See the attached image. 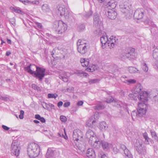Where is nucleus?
I'll use <instances>...</instances> for the list:
<instances>
[{
    "mask_svg": "<svg viewBox=\"0 0 158 158\" xmlns=\"http://www.w3.org/2000/svg\"><path fill=\"white\" fill-rule=\"evenodd\" d=\"M101 142L99 140V139H97L96 141H95L93 143V146L95 148H98L100 147Z\"/></svg>",
    "mask_w": 158,
    "mask_h": 158,
    "instance_id": "7c9ffc66",
    "label": "nucleus"
},
{
    "mask_svg": "<svg viewBox=\"0 0 158 158\" xmlns=\"http://www.w3.org/2000/svg\"><path fill=\"white\" fill-rule=\"evenodd\" d=\"M30 5H37L40 3V2L38 0H35L33 1H30Z\"/></svg>",
    "mask_w": 158,
    "mask_h": 158,
    "instance_id": "37998d69",
    "label": "nucleus"
},
{
    "mask_svg": "<svg viewBox=\"0 0 158 158\" xmlns=\"http://www.w3.org/2000/svg\"><path fill=\"white\" fill-rule=\"evenodd\" d=\"M63 103L62 101H60L57 103V106L59 107H60L63 105Z\"/></svg>",
    "mask_w": 158,
    "mask_h": 158,
    "instance_id": "052dcab7",
    "label": "nucleus"
},
{
    "mask_svg": "<svg viewBox=\"0 0 158 158\" xmlns=\"http://www.w3.org/2000/svg\"><path fill=\"white\" fill-rule=\"evenodd\" d=\"M78 52L81 54L86 53L89 48V46L87 41L84 39H79L77 42Z\"/></svg>",
    "mask_w": 158,
    "mask_h": 158,
    "instance_id": "7ed1b4c3",
    "label": "nucleus"
},
{
    "mask_svg": "<svg viewBox=\"0 0 158 158\" xmlns=\"http://www.w3.org/2000/svg\"><path fill=\"white\" fill-rule=\"evenodd\" d=\"M117 106L118 107H121V108L123 109L125 111H126L127 110V108L126 105H124L122 104H117Z\"/></svg>",
    "mask_w": 158,
    "mask_h": 158,
    "instance_id": "a19ab883",
    "label": "nucleus"
},
{
    "mask_svg": "<svg viewBox=\"0 0 158 158\" xmlns=\"http://www.w3.org/2000/svg\"><path fill=\"white\" fill-rule=\"evenodd\" d=\"M143 137L145 139V142L147 144H148L149 143V140L150 139L148 137V134L146 132H145L143 134Z\"/></svg>",
    "mask_w": 158,
    "mask_h": 158,
    "instance_id": "473e14b6",
    "label": "nucleus"
},
{
    "mask_svg": "<svg viewBox=\"0 0 158 158\" xmlns=\"http://www.w3.org/2000/svg\"><path fill=\"white\" fill-rule=\"evenodd\" d=\"M2 127L3 129L6 131H8L10 129L9 127L4 125H2Z\"/></svg>",
    "mask_w": 158,
    "mask_h": 158,
    "instance_id": "6e6d98bb",
    "label": "nucleus"
},
{
    "mask_svg": "<svg viewBox=\"0 0 158 158\" xmlns=\"http://www.w3.org/2000/svg\"><path fill=\"white\" fill-rule=\"evenodd\" d=\"M60 120L63 122H65L67 121V118L65 116L61 115L60 117Z\"/></svg>",
    "mask_w": 158,
    "mask_h": 158,
    "instance_id": "de8ad7c7",
    "label": "nucleus"
},
{
    "mask_svg": "<svg viewBox=\"0 0 158 158\" xmlns=\"http://www.w3.org/2000/svg\"><path fill=\"white\" fill-rule=\"evenodd\" d=\"M108 39L107 44L110 48H113L115 45H117L118 39L116 37L111 36Z\"/></svg>",
    "mask_w": 158,
    "mask_h": 158,
    "instance_id": "ddd939ff",
    "label": "nucleus"
},
{
    "mask_svg": "<svg viewBox=\"0 0 158 158\" xmlns=\"http://www.w3.org/2000/svg\"><path fill=\"white\" fill-rule=\"evenodd\" d=\"M82 137V133L81 131L80 130L77 129L74 131L73 138L74 141H77L80 139H81Z\"/></svg>",
    "mask_w": 158,
    "mask_h": 158,
    "instance_id": "dca6fc26",
    "label": "nucleus"
},
{
    "mask_svg": "<svg viewBox=\"0 0 158 158\" xmlns=\"http://www.w3.org/2000/svg\"><path fill=\"white\" fill-rule=\"evenodd\" d=\"M117 4V2L114 0H110L105 6L106 8L109 10H111L116 7Z\"/></svg>",
    "mask_w": 158,
    "mask_h": 158,
    "instance_id": "a211bd4d",
    "label": "nucleus"
},
{
    "mask_svg": "<svg viewBox=\"0 0 158 158\" xmlns=\"http://www.w3.org/2000/svg\"><path fill=\"white\" fill-rule=\"evenodd\" d=\"M106 101L108 103H110L113 102H115V100H114V98L112 97H109V98L107 99Z\"/></svg>",
    "mask_w": 158,
    "mask_h": 158,
    "instance_id": "a18cd8bd",
    "label": "nucleus"
},
{
    "mask_svg": "<svg viewBox=\"0 0 158 158\" xmlns=\"http://www.w3.org/2000/svg\"><path fill=\"white\" fill-rule=\"evenodd\" d=\"M121 148L123 150H124L127 149L126 146L124 144H121Z\"/></svg>",
    "mask_w": 158,
    "mask_h": 158,
    "instance_id": "680f3d73",
    "label": "nucleus"
},
{
    "mask_svg": "<svg viewBox=\"0 0 158 158\" xmlns=\"http://www.w3.org/2000/svg\"><path fill=\"white\" fill-rule=\"evenodd\" d=\"M24 114V111L23 110L20 111V114L19 115V118L20 119H23V115Z\"/></svg>",
    "mask_w": 158,
    "mask_h": 158,
    "instance_id": "09e8293b",
    "label": "nucleus"
},
{
    "mask_svg": "<svg viewBox=\"0 0 158 158\" xmlns=\"http://www.w3.org/2000/svg\"><path fill=\"white\" fill-rule=\"evenodd\" d=\"M35 117L36 119L39 120L42 117L39 114H37L35 115Z\"/></svg>",
    "mask_w": 158,
    "mask_h": 158,
    "instance_id": "4d7b16f0",
    "label": "nucleus"
},
{
    "mask_svg": "<svg viewBox=\"0 0 158 158\" xmlns=\"http://www.w3.org/2000/svg\"><path fill=\"white\" fill-rule=\"evenodd\" d=\"M153 65L154 68L157 70L158 71V62H155L153 64Z\"/></svg>",
    "mask_w": 158,
    "mask_h": 158,
    "instance_id": "3c124183",
    "label": "nucleus"
},
{
    "mask_svg": "<svg viewBox=\"0 0 158 158\" xmlns=\"http://www.w3.org/2000/svg\"><path fill=\"white\" fill-rule=\"evenodd\" d=\"M142 143L139 140H137L135 144V147L138 152L141 155H143L146 153V149L142 146Z\"/></svg>",
    "mask_w": 158,
    "mask_h": 158,
    "instance_id": "f8f14e48",
    "label": "nucleus"
},
{
    "mask_svg": "<svg viewBox=\"0 0 158 158\" xmlns=\"http://www.w3.org/2000/svg\"><path fill=\"white\" fill-rule=\"evenodd\" d=\"M99 81V80L97 79L90 80L89 81V83L91 84L97 82Z\"/></svg>",
    "mask_w": 158,
    "mask_h": 158,
    "instance_id": "49530a36",
    "label": "nucleus"
},
{
    "mask_svg": "<svg viewBox=\"0 0 158 158\" xmlns=\"http://www.w3.org/2000/svg\"><path fill=\"white\" fill-rule=\"evenodd\" d=\"M106 15L110 20L115 19L117 16V13L113 10L109 11L106 13Z\"/></svg>",
    "mask_w": 158,
    "mask_h": 158,
    "instance_id": "aec40b11",
    "label": "nucleus"
},
{
    "mask_svg": "<svg viewBox=\"0 0 158 158\" xmlns=\"http://www.w3.org/2000/svg\"><path fill=\"white\" fill-rule=\"evenodd\" d=\"M58 26L56 31H57L58 34H62L64 32L67 30V25L62 20H58Z\"/></svg>",
    "mask_w": 158,
    "mask_h": 158,
    "instance_id": "9b49d317",
    "label": "nucleus"
},
{
    "mask_svg": "<svg viewBox=\"0 0 158 158\" xmlns=\"http://www.w3.org/2000/svg\"><path fill=\"white\" fill-rule=\"evenodd\" d=\"M131 115H132V118H133V117H135V116L139 117H141L142 116H140L138 114V111L137 110V112L135 110L133 111L131 113Z\"/></svg>",
    "mask_w": 158,
    "mask_h": 158,
    "instance_id": "58836bf2",
    "label": "nucleus"
},
{
    "mask_svg": "<svg viewBox=\"0 0 158 158\" xmlns=\"http://www.w3.org/2000/svg\"><path fill=\"white\" fill-rule=\"evenodd\" d=\"M42 11L46 13H48L51 11V10L49 5L46 4H44L42 5L41 7Z\"/></svg>",
    "mask_w": 158,
    "mask_h": 158,
    "instance_id": "bb28decb",
    "label": "nucleus"
},
{
    "mask_svg": "<svg viewBox=\"0 0 158 158\" xmlns=\"http://www.w3.org/2000/svg\"><path fill=\"white\" fill-rule=\"evenodd\" d=\"M48 98H56L58 97V95L56 94H48Z\"/></svg>",
    "mask_w": 158,
    "mask_h": 158,
    "instance_id": "ea45409f",
    "label": "nucleus"
},
{
    "mask_svg": "<svg viewBox=\"0 0 158 158\" xmlns=\"http://www.w3.org/2000/svg\"><path fill=\"white\" fill-rule=\"evenodd\" d=\"M59 78L60 79H62L63 81L65 82H66L68 81V78L64 76H60Z\"/></svg>",
    "mask_w": 158,
    "mask_h": 158,
    "instance_id": "c03bdc74",
    "label": "nucleus"
},
{
    "mask_svg": "<svg viewBox=\"0 0 158 158\" xmlns=\"http://www.w3.org/2000/svg\"><path fill=\"white\" fill-rule=\"evenodd\" d=\"M143 87L140 83L137 84L132 89V92L133 93L135 94H140L143 91H141Z\"/></svg>",
    "mask_w": 158,
    "mask_h": 158,
    "instance_id": "f3484780",
    "label": "nucleus"
},
{
    "mask_svg": "<svg viewBox=\"0 0 158 158\" xmlns=\"http://www.w3.org/2000/svg\"><path fill=\"white\" fill-rule=\"evenodd\" d=\"M74 73L77 75H78L82 76V75H83V76H87V73L84 72L81 70H77Z\"/></svg>",
    "mask_w": 158,
    "mask_h": 158,
    "instance_id": "f704fd0d",
    "label": "nucleus"
},
{
    "mask_svg": "<svg viewBox=\"0 0 158 158\" xmlns=\"http://www.w3.org/2000/svg\"><path fill=\"white\" fill-rule=\"evenodd\" d=\"M135 50L134 48L127 49L124 51L122 54L124 58H129L131 56L133 55Z\"/></svg>",
    "mask_w": 158,
    "mask_h": 158,
    "instance_id": "4468645a",
    "label": "nucleus"
},
{
    "mask_svg": "<svg viewBox=\"0 0 158 158\" xmlns=\"http://www.w3.org/2000/svg\"><path fill=\"white\" fill-rule=\"evenodd\" d=\"M39 120L43 123H44L45 122V120L44 118L43 117H42Z\"/></svg>",
    "mask_w": 158,
    "mask_h": 158,
    "instance_id": "e2e57ef3",
    "label": "nucleus"
},
{
    "mask_svg": "<svg viewBox=\"0 0 158 158\" xmlns=\"http://www.w3.org/2000/svg\"><path fill=\"white\" fill-rule=\"evenodd\" d=\"M54 155V151L52 148H48L46 154V157L47 158H49L53 157Z\"/></svg>",
    "mask_w": 158,
    "mask_h": 158,
    "instance_id": "cd10ccee",
    "label": "nucleus"
},
{
    "mask_svg": "<svg viewBox=\"0 0 158 158\" xmlns=\"http://www.w3.org/2000/svg\"><path fill=\"white\" fill-rule=\"evenodd\" d=\"M105 106L101 104H99L93 107L94 109L96 110H100L104 109Z\"/></svg>",
    "mask_w": 158,
    "mask_h": 158,
    "instance_id": "2f4dec72",
    "label": "nucleus"
},
{
    "mask_svg": "<svg viewBox=\"0 0 158 158\" xmlns=\"http://www.w3.org/2000/svg\"><path fill=\"white\" fill-rule=\"evenodd\" d=\"M27 153L30 158H35L39 154L40 149L37 144L32 143L29 144L27 148Z\"/></svg>",
    "mask_w": 158,
    "mask_h": 158,
    "instance_id": "f03ea898",
    "label": "nucleus"
},
{
    "mask_svg": "<svg viewBox=\"0 0 158 158\" xmlns=\"http://www.w3.org/2000/svg\"><path fill=\"white\" fill-rule=\"evenodd\" d=\"M96 122V120L93 118H89L86 122V125L88 127H93L95 126L94 124Z\"/></svg>",
    "mask_w": 158,
    "mask_h": 158,
    "instance_id": "a878e982",
    "label": "nucleus"
},
{
    "mask_svg": "<svg viewBox=\"0 0 158 158\" xmlns=\"http://www.w3.org/2000/svg\"><path fill=\"white\" fill-rule=\"evenodd\" d=\"M148 100L145 102L141 101L142 102H139L138 104V114L140 116H143L145 115L147 109V106L145 103Z\"/></svg>",
    "mask_w": 158,
    "mask_h": 158,
    "instance_id": "6e6552de",
    "label": "nucleus"
},
{
    "mask_svg": "<svg viewBox=\"0 0 158 158\" xmlns=\"http://www.w3.org/2000/svg\"><path fill=\"white\" fill-rule=\"evenodd\" d=\"M105 0H98V1L99 3H102L104 2Z\"/></svg>",
    "mask_w": 158,
    "mask_h": 158,
    "instance_id": "774afa93",
    "label": "nucleus"
},
{
    "mask_svg": "<svg viewBox=\"0 0 158 158\" xmlns=\"http://www.w3.org/2000/svg\"><path fill=\"white\" fill-rule=\"evenodd\" d=\"M128 70L131 73H138L139 71L136 68L133 67H129L128 68Z\"/></svg>",
    "mask_w": 158,
    "mask_h": 158,
    "instance_id": "c756f323",
    "label": "nucleus"
},
{
    "mask_svg": "<svg viewBox=\"0 0 158 158\" xmlns=\"http://www.w3.org/2000/svg\"><path fill=\"white\" fill-rule=\"evenodd\" d=\"M79 28L81 31H83L85 28V26L84 24H81L79 27Z\"/></svg>",
    "mask_w": 158,
    "mask_h": 158,
    "instance_id": "5fc2aeb1",
    "label": "nucleus"
},
{
    "mask_svg": "<svg viewBox=\"0 0 158 158\" xmlns=\"http://www.w3.org/2000/svg\"><path fill=\"white\" fill-rule=\"evenodd\" d=\"M143 10L142 9H138L134 12V17L137 20H140L144 16Z\"/></svg>",
    "mask_w": 158,
    "mask_h": 158,
    "instance_id": "2eb2a0df",
    "label": "nucleus"
},
{
    "mask_svg": "<svg viewBox=\"0 0 158 158\" xmlns=\"http://www.w3.org/2000/svg\"><path fill=\"white\" fill-rule=\"evenodd\" d=\"M136 80L135 79H130L127 80H125V81H123V82L127 84H134L136 82Z\"/></svg>",
    "mask_w": 158,
    "mask_h": 158,
    "instance_id": "c9c22d12",
    "label": "nucleus"
},
{
    "mask_svg": "<svg viewBox=\"0 0 158 158\" xmlns=\"http://www.w3.org/2000/svg\"><path fill=\"white\" fill-rule=\"evenodd\" d=\"M148 95V93L146 91H144L140 94H130L129 96L131 99L137 101V99L140 101L144 102L147 100Z\"/></svg>",
    "mask_w": 158,
    "mask_h": 158,
    "instance_id": "20e7f679",
    "label": "nucleus"
},
{
    "mask_svg": "<svg viewBox=\"0 0 158 158\" xmlns=\"http://www.w3.org/2000/svg\"><path fill=\"white\" fill-rule=\"evenodd\" d=\"M108 125L104 121L100 122L98 125V128L102 131H106L108 129Z\"/></svg>",
    "mask_w": 158,
    "mask_h": 158,
    "instance_id": "6ab92c4d",
    "label": "nucleus"
},
{
    "mask_svg": "<svg viewBox=\"0 0 158 158\" xmlns=\"http://www.w3.org/2000/svg\"><path fill=\"white\" fill-rule=\"evenodd\" d=\"M124 153L126 156L130 158L131 156V155L130 152L129 151L128 149L127 148L124 150Z\"/></svg>",
    "mask_w": 158,
    "mask_h": 158,
    "instance_id": "4c0bfd02",
    "label": "nucleus"
},
{
    "mask_svg": "<svg viewBox=\"0 0 158 158\" xmlns=\"http://www.w3.org/2000/svg\"><path fill=\"white\" fill-rule=\"evenodd\" d=\"M152 56L155 60L157 61L158 60V49H157L153 51Z\"/></svg>",
    "mask_w": 158,
    "mask_h": 158,
    "instance_id": "72a5a7b5",
    "label": "nucleus"
},
{
    "mask_svg": "<svg viewBox=\"0 0 158 158\" xmlns=\"http://www.w3.org/2000/svg\"><path fill=\"white\" fill-rule=\"evenodd\" d=\"M7 42L8 44H11V41L10 40L7 39Z\"/></svg>",
    "mask_w": 158,
    "mask_h": 158,
    "instance_id": "69168bd1",
    "label": "nucleus"
},
{
    "mask_svg": "<svg viewBox=\"0 0 158 158\" xmlns=\"http://www.w3.org/2000/svg\"><path fill=\"white\" fill-rule=\"evenodd\" d=\"M57 8V13L58 15H60L62 17L64 16L66 19H69L70 11L69 9L66 8L63 5H58Z\"/></svg>",
    "mask_w": 158,
    "mask_h": 158,
    "instance_id": "39448f33",
    "label": "nucleus"
},
{
    "mask_svg": "<svg viewBox=\"0 0 158 158\" xmlns=\"http://www.w3.org/2000/svg\"><path fill=\"white\" fill-rule=\"evenodd\" d=\"M11 52L10 51H7L6 52V55L7 56H9L11 54Z\"/></svg>",
    "mask_w": 158,
    "mask_h": 158,
    "instance_id": "0e129e2a",
    "label": "nucleus"
},
{
    "mask_svg": "<svg viewBox=\"0 0 158 158\" xmlns=\"http://www.w3.org/2000/svg\"><path fill=\"white\" fill-rule=\"evenodd\" d=\"M141 67L143 71L146 73L148 72V67L146 63L144 62H141Z\"/></svg>",
    "mask_w": 158,
    "mask_h": 158,
    "instance_id": "c85d7f7f",
    "label": "nucleus"
},
{
    "mask_svg": "<svg viewBox=\"0 0 158 158\" xmlns=\"http://www.w3.org/2000/svg\"><path fill=\"white\" fill-rule=\"evenodd\" d=\"M83 102L82 101H79L77 102V105L78 106H81L83 105Z\"/></svg>",
    "mask_w": 158,
    "mask_h": 158,
    "instance_id": "13d9d810",
    "label": "nucleus"
},
{
    "mask_svg": "<svg viewBox=\"0 0 158 158\" xmlns=\"http://www.w3.org/2000/svg\"><path fill=\"white\" fill-rule=\"evenodd\" d=\"M101 144L103 149L105 151L108 150L113 147L112 144L105 141H102Z\"/></svg>",
    "mask_w": 158,
    "mask_h": 158,
    "instance_id": "412c9836",
    "label": "nucleus"
},
{
    "mask_svg": "<svg viewBox=\"0 0 158 158\" xmlns=\"http://www.w3.org/2000/svg\"><path fill=\"white\" fill-rule=\"evenodd\" d=\"M10 9L13 11L19 14H23L24 13L23 11L19 7L11 6Z\"/></svg>",
    "mask_w": 158,
    "mask_h": 158,
    "instance_id": "393cba45",
    "label": "nucleus"
},
{
    "mask_svg": "<svg viewBox=\"0 0 158 158\" xmlns=\"http://www.w3.org/2000/svg\"><path fill=\"white\" fill-rule=\"evenodd\" d=\"M35 23L39 28H41L42 27V26L41 23L38 22H36Z\"/></svg>",
    "mask_w": 158,
    "mask_h": 158,
    "instance_id": "bf43d9fd",
    "label": "nucleus"
},
{
    "mask_svg": "<svg viewBox=\"0 0 158 158\" xmlns=\"http://www.w3.org/2000/svg\"><path fill=\"white\" fill-rule=\"evenodd\" d=\"M109 39L107 35H103L101 37L100 40L103 48H104L106 47V45L107 44Z\"/></svg>",
    "mask_w": 158,
    "mask_h": 158,
    "instance_id": "4be33fe9",
    "label": "nucleus"
},
{
    "mask_svg": "<svg viewBox=\"0 0 158 158\" xmlns=\"http://www.w3.org/2000/svg\"><path fill=\"white\" fill-rule=\"evenodd\" d=\"M120 10L124 14H125V16L126 17V19H130L129 17L132 16V13L130 11L129 6L123 3H121L120 5Z\"/></svg>",
    "mask_w": 158,
    "mask_h": 158,
    "instance_id": "0eeeda50",
    "label": "nucleus"
},
{
    "mask_svg": "<svg viewBox=\"0 0 158 158\" xmlns=\"http://www.w3.org/2000/svg\"><path fill=\"white\" fill-rule=\"evenodd\" d=\"M93 12L91 10L89 11V12H87L85 15V16L86 17L88 18L91 15Z\"/></svg>",
    "mask_w": 158,
    "mask_h": 158,
    "instance_id": "8fccbe9b",
    "label": "nucleus"
},
{
    "mask_svg": "<svg viewBox=\"0 0 158 158\" xmlns=\"http://www.w3.org/2000/svg\"><path fill=\"white\" fill-rule=\"evenodd\" d=\"M70 105V103L69 102H65L64 105L63 106L64 107H68Z\"/></svg>",
    "mask_w": 158,
    "mask_h": 158,
    "instance_id": "864d4df0",
    "label": "nucleus"
},
{
    "mask_svg": "<svg viewBox=\"0 0 158 158\" xmlns=\"http://www.w3.org/2000/svg\"><path fill=\"white\" fill-rule=\"evenodd\" d=\"M33 122L35 123H40L39 121H38V120H34L33 121Z\"/></svg>",
    "mask_w": 158,
    "mask_h": 158,
    "instance_id": "338daca9",
    "label": "nucleus"
},
{
    "mask_svg": "<svg viewBox=\"0 0 158 158\" xmlns=\"http://www.w3.org/2000/svg\"><path fill=\"white\" fill-rule=\"evenodd\" d=\"M150 132L151 134L152 137L155 139H157L158 137L156 132L153 130H150Z\"/></svg>",
    "mask_w": 158,
    "mask_h": 158,
    "instance_id": "e433bc0d",
    "label": "nucleus"
},
{
    "mask_svg": "<svg viewBox=\"0 0 158 158\" xmlns=\"http://www.w3.org/2000/svg\"><path fill=\"white\" fill-rule=\"evenodd\" d=\"M24 70L33 75L35 77L41 81L45 76V69L41 67H37L34 64H31L30 65L24 68Z\"/></svg>",
    "mask_w": 158,
    "mask_h": 158,
    "instance_id": "f257e3e1",
    "label": "nucleus"
},
{
    "mask_svg": "<svg viewBox=\"0 0 158 158\" xmlns=\"http://www.w3.org/2000/svg\"><path fill=\"white\" fill-rule=\"evenodd\" d=\"M87 138L89 139V142L91 145L93 143L96 141L97 139L99 138L96 136L94 132L91 130L89 129L87 131L86 134Z\"/></svg>",
    "mask_w": 158,
    "mask_h": 158,
    "instance_id": "9d476101",
    "label": "nucleus"
},
{
    "mask_svg": "<svg viewBox=\"0 0 158 158\" xmlns=\"http://www.w3.org/2000/svg\"><path fill=\"white\" fill-rule=\"evenodd\" d=\"M94 26L97 28L94 32L95 34L100 35H104L105 33L102 30V24L100 20H94Z\"/></svg>",
    "mask_w": 158,
    "mask_h": 158,
    "instance_id": "1a4fd4ad",
    "label": "nucleus"
},
{
    "mask_svg": "<svg viewBox=\"0 0 158 158\" xmlns=\"http://www.w3.org/2000/svg\"><path fill=\"white\" fill-rule=\"evenodd\" d=\"M20 148L18 141L17 140L13 141L11 144V151L12 155L18 156L19 154Z\"/></svg>",
    "mask_w": 158,
    "mask_h": 158,
    "instance_id": "423d86ee",
    "label": "nucleus"
},
{
    "mask_svg": "<svg viewBox=\"0 0 158 158\" xmlns=\"http://www.w3.org/2000/svg\"><path fill=\"white\" fill-rule=\"evenodd\" d=\"M80 61L82 66L88 67H90L89 60L88 59L81 58V59Z\"/></svg>",
    "mask_w": 158,
    "mask_h": 158,
    "instance_id": "b1692460",
    "label": "nucleus"
},
{
    "mask_svg": "<svg viewBox=\"0 0 158 158\" xmlns=\"http://www.w3.org/2000/svg\"><path fill=\"white\" fill-rule=\"evenodd\" d=\"M99 19L98 15L97 13L94 14V20H98Z\"/></svg>",
    "mask_w": 158,
    "mask_h": 158,
    "instance_id": "603ef678",
    "label": "nucleus"
},
{
    "mask_svg": "<svg viewBox=\"0 0 158 158\" xmlns=\"http://www.w3.org/2000/svg\"><path fill=\"white\" fill-rule=\"evenodd\" d=\"M86 156L89 158H95V154L94 149L92 148H89L87 151Z\"/></svg>",
    "mask_w": 158,
    "mask_h": 158,
    "instance_id": "5701e85b",
    "label": "nucleus"
},
{
    "mask_svg": "<svg viewBox=\"0 0 158 158\" xmlns=\"http://www.w3.org/2000/svg\"><path fill=\"white\" fill-rule=\"evenodd\" d=\"M19 1L25 5H30V1L28 0H19Z\"/></svg>",
    "mask_w": 158,
    "mask_h": 158,
    "instance_id": "79ce46f5",
    "label": "nucleus"
}]
</instances>
